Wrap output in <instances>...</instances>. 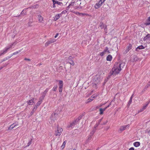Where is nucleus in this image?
I'll use <instances>...</instances> for the list:
<instances>
[{
    "label": "nucleus",
    "mask_w": 150,
    "mask_h": 150,
    "mask_svg": "<svg viewBox=\"0 0 150 150\" xmlns=\"http://www.w3.org/2000/svg\"><path fill=\"white\" fill-rule=\"evenodd\" d=\"M125 64V63L123 62L120 63H115L111 71L109 73L108 78H110L113 74H119L122 70V68L124 67Z\"/></svg>",
    "instance_id": "obj_1"
},
{
    "label": "nucleus",
    "mask_w": 150,
    "mask_h": 150,
    "mask_svg": "<svg viewBox=\"0 0 150 150\" xmlns=\"http://www.w3.org/2000/svg\"><path fill=\"white\" fill-rule=\"evenodd\" d=\"M16 44V42L11 43L4 48L2 50H1L0 51V57L5 54L8 51V50L13 48V46Z\"/></svg>",
    "instance_id": "obj_2"
},
{
    "label": "nucleus",
    "mask_w": 150,
    "mask_h": 150,
    "mask_svg": "<svg viewBox=\"0 0 150 150\" xmlns=\"http://www.w3.org/2000/svg\"><path fill=\"white\" fill-rule=\"evenodd\" d=\"M93 81L95 82L94 83L95 84H97L98 83L101 81V79L100 76L98 75H96L94 76L93 77Z\"/></svg>",
    "instance_id": "obj_3"
},
{
    "label": "nucleus",
    "mask_w": 150,
    "mask_h": 150,
    "mask_svg": "<svg viewBox=\"0 0 150 150\" xmlns=\"http://www.w3.org/2000/svg\"><path fill=\"white\" fill-rule=\"evenodd\" d=\"M57 81H59V82L58 84L59 91V92L61 93L62 92L63 86V81H62L61 80H57Z\"/></svg>",
    "instance_id": "obj_4"
},
{
    "label": "nucleus",
    "mask_w": 150,
    "mask_h": 150,
    "mask_svg": "<svg viewBox=\"0 0 150 150\" xmlns=\"http://www.w3.org/2000/svg\"><path fill=\"white\" fill-rule=\"evenodd\" d=\"M56 40L54 38L50 39L45 43V46H47L49 45V44L55 42Z\"/></svg>",
    "instance_id": "obj_5"
},
{
    "label": "nucleus",
    "mask_w": 150,
    "mask_h": 150,
    "mask_svg": "<svg viewBox=\"0 0 150 150\" xmlns=\"http://www.w3.org/2000/svg\"><path fill=\"white\" fill-rule=\"evenodd\" d=\"M103 3L101 1L99 0V1L96 3L94 6L95 8L96 9H98L100 8L102 5Z\"/></svg>",
    "instance_id": "obj_6"
},
{
    "label": "nucleus",
    "mask_w": 150,
    "mask_h": 150,
    "mask_svg": "<svg viewBox=\"0 0 150 150\" xmlns=\"http://www.w3.org/2000/svg\"><path fill=\"white\" fill-rule=\"evenodd\" d=\"M106 52H108V53H110V52L108 50V47H106L105 49L103 50V52H100L99 53V54L101 56H103L105 54V53Z\"/></svg>",
    "instance_id": "obj_7"
},
{
    "label": "nucleus",
    "mask_w": 150,
    "mask_h": 150,
    "mask_svg": "<svg viewBox=\"0 0 150 150\" xmlns=\"http://www.w3.org/2000/svg\"><path fill=\"white\" fill-rule=\"evenodd\" d=\"M99 27L101 29H104L105 32L107 33V26L106 25L104 24L103 23H101L99 26Z\"/></svg>",
    "instance_id": "obj_8"
},
{
    "label": "nucleus",
    "mask_w": 150,
    "mask_h": 150,
    "mask_svg": "<svg viewBox=\"0 0 150 150\" xmlns=\"http://www.w3.org/2000/svg\"><path fill=\"white\" fill-rule=\"evenodd\" d=\"M78 122L75 120L72 122L71 123L70 125L68 126L69 127L72 128Z\"/></svg>",
    "instance_id": "obj_9"
},
{
    "label": "nucleus",
    "mask_w": 150,
    "mask_h": 150,
    "mask_svg": "<svg viewBox=\"0 0 150 150\" xmlns=\"http://www.w3.org/2000/svg\"><path fill=\"white\" fill-rule=\"evenodd\" d=\"M95 128L96 127H94V128L93 130H92V131L90 132V134H89L88 136V140H89L91 139V137L93 136V134H94V133H95Z\"/></svg>",
    "instance_id": "obj_10"
},
{
    "label": "nucleus",
    "mask_w": 150,
    "mask_h": 150,
    "mask_svg": "<svg viewBox=\"0 0 150 150\" xmlns=\"http://www.w3.org/2000/svg\"><path fill=\"white\" fill-rule=\"evenodd\" d=\"M49 88H47L45 90V91L42 93V96L40 97H41L42 98V99H44V97H45V95L47 92L49 90Z\"/></svg>",
    "instance_id": "obj_11"
},
{
    "label": "nucleus",
    "mask_w": 150,
    "mask_h": 150,
    "mask_svg": "<svg viewBox=\"0 0 150 150\" xmlns=\"http://www.w3.org/2000/svg\"><path fill=\"white\" fill-rule=\"evenodd\" d=\"M138 60V58L136 56H133L131 58V60L132 62H136Z\"/></svg>",
    "instance_id": "obj_12"
},
{
    "label": "nucleus",
    "mask_w": 150,
    "mask_h": 150,
    "mask_svg": "<svg viewBox=\"0 0 150 150\" xmlns=\"http://www.w3.org/2000/svg\"><path fill=\"white\" fill-rule=\"evenodd\" d=\"M18 124L17 122H15V123L11 125L8 128L9 130L12 129L16 126L18 125Z\"/></svg>",
    "instance_id": "obj_13"
},
{
    "label": "nucleus",
    "mask_w": 150,
    "mask_h": 150,
    "mask_svg": "<svg viewBox=\"0 0 150 150\" xmlns=\"http://www.w3.org/2000/svg\"><path fill=\"white\" fill-rule=\"evenodd\" d=\"M129 125H128L122 126L120 127V130L121 131H122L126 129L127 127H129Z\"/></svg>",
    "instance_id": "obj_14"
},
{
    "label": "nucleus",
    "mask_w": 150,
    "mask_h": 150,
    "mask_svg": "<svg viewBox=\"0 0 150 150\" xmlns=\"http://www.w3.org/2000/svg\"><path fill=\"white\" fill-rule=\"evenodd\" d=\"M38 18L40 23H43V19L42 16L40 15H39L38 16Z\"/></svg>",
    "instance_id": "obj_15"
},
{
    "label": "nucleus",
    "mask_w": 150,
    "mask_h": 150,
    "mask_svg": "<svg viewBox=\"0 0 150 150\" xmlns=\"http://www.w3.org/2000/svg\"><path fill=\"white\" fill-rule=\"evenodd\" d=\"M43 99H42V98L40 97V98H39V100L36 105V106L38 107L41 104V103H42V100Z\"/></svg>",
    "instance_id": "obj_16"
},
{
    "label": "nucleus",
    "mask_w": 150,
    "mask_h": 150,
    "mask_svg": "<svg viewBox=\"0 0 150 150\" xmlns=\"http://www.w3.org/2000/svg\"><path fill=\"white\" fill-rule=\"evenodd\" d=\"M60 17L61 16L59 14L56 15L54 17H53L54 21H57Z\"/></svg>",
    "instance_id": "obj_17"
},
{
    "label": "nucleus",
    "mask_w": 150,
    "mask_h": 150,
    "mask_svg": "<svg viewBox=\"0 0 150 150\" xmlns=\"http://www.w3.org/2000/svg\"><path fill=\"white\" fill-rule=\"evenodd\" d=\"M54 2L55 4H57L61 6H62L63 5V4L62 2H59L56 0H54Z\"/></svg>",
    "instance_id": "obj_18"
},
{
    "label": "nucleus",
    "mask_w": 150,
    "mask_h": 150,
    "mask_svg": "<svg viewBox=\"0 0 150 150\" xmlns=\"http://www.w3.org/2000/svg\"><path fill=\"white\" fill-rule=\"evenodd\" d=\"M147 40H150V34H147L144 38V41H146Z\"/></svg>",
    "instance_id": "obj_19"
},
{
    "label": "nucleus",
    "mask_w": 150,
    "mask_h": 150,
    "mask_svg": "<svg viewBox=\"0 0 150 150\" xmlns=\"http://www.w3.org/2000/svg\"><path fill=\"white\" fill-rule=\"evenodd\" d=\"M34 99L33 98L29 100L28 101H27V102L28 103V104L30 105H33V103H34Z\"/></svg>",
    "instance_id": "obj_20"
},
{
    "label": "nucleus",
    "mask_w": 150,
    "mask_h": 150,
    "mask_svg": "<svg viewBox=\"0 0 150 150\" xmlns=\"http://www.w3.org/2000/svg\"><path fill=\"white\" fill-rule=\"evenodd\" d=\"M146 25H150V17H149L147 20L146 21L145 23Z\"/></svg>",
    "instance_id": "obj_21"
},
{
    "label": "nucleus",
    "mask_w": 150,
    "mask_h": 150,
    "mask_svg": "<svg viewBox=\"0 0 150 150\" xmlns=\"http://www.w3.org/2000/svg\"><path fill=\"white\" fill-rule=\"evenodd\" d=\"M140 145V143L139 142H135L133 143V145L135 147H137Z\"/></svg>",
    "instance_id": "obj_22"
},
{
    "label": "nucleus",
    "mask_w": 150,
    "mask_h": 150,
    "mask_svg": "<svg viewBox=\"0 0 150 150\" xmlns=\"http://www.w3.org/2000/svg\"><path fill=\"white\" fill-rule=\"evenodd\" d=\"M132 48V46L131 44H129V46L127 47V49L125 50L126 53L127 52L131 50Z\"/></svg>",
    "instance_id": "obj_23"
},
{
    "label": "nucleus",
    "mask_w": 150,
    "mask_h": 150,
    "mask_svg": "<svg viewBox=\"0 0 150 150\" xmlns=\"http://www.w3.org/2000/svg\"><path fill=\"white\" fill-rule=\"evenodd\" d=\"M60 132H57V131L55 132V134L56 136H59L60 135L62 132V130L61 129L59 130Z\"/></svg>",
    "instance_id": "obj_24"
},
{
    "label": "nucleus",
    "mask_w": 150,
    "mask_h": 150,
    "mask_svg": "<svg viewBox=\"0 0 150 150\" xmlns=\"http://www.w3.org/2000/svg\"><path fill=\"white\" fill-rule=\"evenodd\" d=\"M145 48V47L142 45H141L138 46L136 49V50L137 51V50H142Z\"/></svg>",
    "instance_id": "obj_25"
},
{
    "label": "nucleus",
    "mask_w": 150,
    "mask_h": 150,
    "mask_svg": "<svg viewBox=\"0 0 150 150\" xmlns=\"http://www.w3.org/2000/svg\"><path fill=\"white\" fill-rule=\"evenodd\" d=\"M133 94H132V95L131 96V97L130 98L129 101L128 102V103L127 104V106H129L130 105V104H131V103L132 102V98L133 97Z\"/></svg>",
    "instance_id": "obj_26"
},
{
    "label": "nucleus",
    "mask_w": 150,
    "mask_h": 150,
    "mask_svg": "<svg viewBox=\"0 0 150 150\" xmlns=\"http://www.w3.org/2000/svg\"><path fill=\"white\" fill-rule=\"evenodd\" d=\"M112 59V57L111 55H108L106 58V60L108 61H111Z\"/></svg>",
    "instance_id": "obj_27"
},
{
    "label": "nucleus",
    "mask_w": 150,
    "mask_h": 150,
    "mask_svg": "<svg viewBox=\"0 0 150 150\" xmlns=\"http://www.w3.org/2000/svg\"><path fill=\"white\" fill-rule=\"evenodd\" d=\"M105 110V108H100V115H102L103 114V112Z\"/></svg>",
    "instance_id": "obj_28"
},
{
    "label": "nucleus",
    "mask_w": 150,
    "mask_h": 150,
    "mask_svg": "<svg viewBox=\"0 0 150 150\" xmlns=\"http://www.w3.org/2000/svg\"><path fill=\"white\" fill-rule=\"evenodd\" d=\"M83 115H80L76 119V120L78 122L80 120L82 117Z\"/></svg>",
    "instance_id": "obj_29"
},
{
    "label": "nucleus",
    "mask_w": 150,
    "mask_h": 150,
    "mask_svg": "<svg viewBox=\"0 0 150 150\" xmlns=\"http://www.w3.org/2000/svg\"><path fill=\"white\" fill-rule=\"evenodd\" d=\"M57 85H56L54 86L52 89V90L54 91H56L57 90Z\"/></svg>",
    "instance_id": "obj_30"
},
{
    "label": "nucleus",
    "mask_w": 150,
    "mask_h": 150,
    "mask_svg": "<svg viewBox=\"0 0 150 150\" xmlns=\"http://www.w3.org/2000/svg\"><path fill=\"white\" fill-rule=\"evenodd\" d=\"M67 11H66V10H64L63 11H62V12L60 13H59V14H60V16H62V14H65L66 13H67Z\"/></svg>",
    "instance_id": "obj_31"
},
{
    "label": "nucleus",
    "mask_w": 150,
    "mask_h": 150,
    "mask_svg": "<svg viewBox=\"0 0 150 150\" xmlns=\"http://www.w3.org/2000/svg\"><path fill=\"white\" fill-rule=\"evenodd\" d=\"M21 51V50H19V51L16 52H14L13 53V54H12L11 55V56L12 57L13 55H14L16 54H18V53H19Z\"/></svg>",
    "instance_id": "obj_32"
},
{
    "label": "nucleus",
    "mask_w": 150,
    "mask_h": 150,
    "mask_svg": "<svg viewBox=\"0 0 150 150\" xmlns=\"http://www.w3.org/2000/svg\"><path fill=\"white\" fill-rule=\"evenodd\" d=\"M81 16H89V15L86 13H80V15Z\"/></svg>",
    "instance_id": "obj_33"
},
{
    "label": "nucleus",
    "mask_w": 150,
    "mask_h": 150,
    "mask_svg": "<svg viewBox=\"0 0 150 150\" xmlns=\"http://www.w3.org/2000/svg\"><path fill=\"white\" fill-rule=\"evenodd\" d=\"M148 104H149V103H147V104H146V105L143 106V109H142V110H143L145 109V108H146V107L148 105Z\"/></svg>",
    "instance_id": "obj_34"
},
{
    "label": "nucleus",
    "mask_w": 150,
    "mask_h": 150,
    "mask_svg": "<svg viewBox=\"0 0 150 150\" xmlns=\"http://www.w3.org/2000/svg\"><path fill=\"white\" fill-rule=\"evenodd\" d=\"M75 3L74 1L71 2L69 4V6H74Z\"/></svg>",
    "instance_id": "obj_35"
},
{
    "label": "nucleus",
    "mask_w": 150,
    "mask_h": 150,
    "mask_svg": "<svg viewBox=\"0 0 150 150\" xmlns=\"http://www.w3.org/2000/svg\"><path fill=\"white\" fill-rule=\"evenodd\" d=\"M61 129L62 130V132L63 131L62 129V128H60L59 127H58L57 128V130L56 131H57V132H60L59 130Z\"/></svg>",
    "instance_id": "obj_36"
},
{
    "label": "nucleus",
    "mask_w": 150,
    "mask_h": 150,
    "mask_svg": "<svg viewBox=\"0 0 150 150\" xmlns=\"http://www.w3.org/2000/svg\"><path fill=\"white\" fill-rule=\"evenodd\" d=\"M52 2H53V6H52V8H55L56 7V5H55V4L54 3V0H52Z\"/></svg>",
    "instance_id": "obj_37"
},
{
    "label": "nucleus",
    "mask_w": 150,
    "mask_h": 150,
    "mask_svg": "<svg viewBox=\"0 0 150 150\" xmlns=\"http://www.w3.org/2000/svg\"><path fill=\"white\" fill-rule=\"evenodd\" d=\"M66 144V142H65V141L64 142H63L62 145L61 146V147L62 148H64V146H65V145Z\"/></svg>",
    "instance_id": "obj_38"
},
{
    "label": "nucleus",
    "mask_w": 150,
    "mask_h": 150,
    "mask_svg": "<svg viewBox=\"0 0 150 150\" xmlns=\"http://www.w3.org/2000/svg\"><path fill=\"white\" fill-rule=\"evenodd\" d=\"M32 141L31 140H30L28 142L27 145L26 146V147L28 146L31 143Z\"/></svg>",
    "instance_id": "obj_39"
},
{
    "label": "nucleus",
    "mask_w": 150,
    "mask_h": 150,
    "mask_svg": "<svg viewBox=\"0 0 150 150\" xmlns=\"http://www.w3.org/2000/svg\"><path fill=\"white\" fill-rule=\"evenodd\" d=\"M33 21H29L28 22V25L29 26H31V23L33 22Z\"/></svg>",
    "instance_id": "obj_40"
},
{
    "label": "nucleus",
    "mask_w": 150,
    "mask_h": 150,
    "mask_svg": "<svg viewBox=\"0 0 150 150\" xmlns=\"http://www.w3.org/2000/svg\"><path fill=\"white\" fill-rule=\"evenodd\" d=\"M76 15H80V13L78 12H76L74 13Z\"/></svg>",
    "instance_id": "obj_41"
},
{
    "label": "nucleus",
    "mask_w": 150,
    "mask_h": 150,
    "mask_svg": "<svg viewBox=\"0 0 150 150\" xmlns=\"http://www.w3.org/2000/svg\"><path fill=\"white\" fill-rule=\"evenodd\" d=\"M71 61V62H69V64H70L72 65H74V62L73 61Z\"/></svg>",
    "instance_id": "obj_42"
},
{
    "label": "nucleus",
    "mask_w": 150,
    "mask_h": 150,
    "mask_svg": "<svg viewBox=\"0 0 150 150\" xmlns=\"http://www.w3.org/2000/svg\"><path fill=\"white\" fill-rule=\"evenodd\" d=\"M33 8H36L38 7V5H35L33 6Z\"/></svg>",
    "instance_id": "obj_43"
},
{
    "label": "nucleus",
    "mask_w": 150,
    "mask_h": 150,
    "mask_svg": "<svg viewBox=\"0 0 150 150\" xmlns=\"http://www.w3.org/2000/svg\"><path fill=\"white\" fill-rule=\"evenodd\" d=\"M93 100V99L91 98H89L88 99V102H91V101H92Z\"/></svg>",
    "instance_id": "obj_44"
},
{
    "label": "nucleus",
    "mask_w": 150,
    "mask_h": 150,
    "mask_svg": "<svg viewBox=\"0 0 150 150\" xmlns=\"http://www.w3.org/2000/svg\"><path fill=\"white\" fill-rule=\"evenodd\" d=\"M37 107H36V105L34 107L33 109V111H35L37 108Z\"/></svg>",
    "instance_id": "obj_45"
},
{
    "label": "nucleus",
    "mask_w": 150,
    "mask_h": 150,
    "mask_svg": "<svg viewBox=\"0 0 150 150\" xmlns=\"http://www.w3.org/2000/svg\"><path fill=\"white\" fill-rule=\"evenodd\" d=\"M96 96V95H93L91 96V98H92L93 99V98H95Z\"/></svg>",
    "instance_id": "obj_46"
},
{
    "label": "nucleus",
    "mask_w": 150,
    "mask_h": 150,
    "mask_svg": "<svg viewBox=\"0 0 150 150\" xmlns=\"http://www.w3.org/2000/svg\"><path fill=\"white\" fill-rule=\"evenodd\" d=\"M7 60V58H6V57H5V58H4L3 60H2V62H3V61H5L6 60Z\"/></svg>",
    "instance_id": "obj_47"
},
{
    "label": "nucleus",
    "mask_w": 150,
    "mask_h": 150,
    "mask_svg": "<svg viewBox=\"0 0 150 150\" xmlns=\"http://www.w3.org/2000/svg\"><path fill=\"white\" fill-rule=\"evenodd\" d=\"M110 105H111V103H110L109 105L108 106H107V107H105L104 108L106 110L107 108H108L110 106Z\"/></svg>",
    "instance_id": "obj_48"
},
{
    "label": "nucleus",
    "mask_w": 150,
    "mask_h": 150,
    "mask_svg": "<svg viewBox=\"0 0 150 150\" xmlns=\"http://www.w3.org/2000/svg\"><path fill=\"white\" fill-rule=\"evenodd\" d=\"M129 150H134V148L133 147H132L129 148Z\"/></svg>",
    "instance_id": "obj_49"
},
{
    "label": "nucleus",
    "mask_w": 150,
    "mask_h": 150,
    "mask_svg": "<svg viewBox=\"0 0 150 150\" xmlns=\"http://www.w3.org/2000/svg\"><path fill=\"white\" fill-rule=\"evenodd\" d=\"M72 57H71L70 56V57H69V58H68V59H69V60H71H71L72 59Z\"/></svg>",
    "instance_id": "obj_50"
},
{
    "label": "nucleus",
    "mask_w": 150,
    "mask_h": 150,
    "mask_svg": "<svg viewBox=\"0 0 150 150\" xmlns=\"http://www.w3.org/2000/svg\"><path fill=\"white\" fill-rule=\"evenodd\" d=\"M24 60H27V61H30V59H27V58H25L24 59Z\"/></svg>",
    "instance_id": "obj_51"
},
{
    "label": "nucleus",
    "mask_w": 150,
    "mask_h": 150,
    "mask_svg": "<svg viewBox=\"0 0 150 150\" xmlns=\"http://www.w3.org/2000/svg\"><path fill=\"white\" fill-rule=\"evenodd\" d=\"M12 57V56H11V55L10 56H8V57H6V58H7V59H8L10 58L11 57Z\"/></svg>",
    "instance_id": "obj_52"
},
{
    "label": "nucleus",
    "mask_w": 150,
    "mask_h": 150,
    "mask_svg": "<svg viewBox=\"0 0 150 150\" xmlns=\"http://www.w3.org/2000/svg\"><path fill=\"white\" fill-rule=\"evenodd\" d=\"M58 35H59V33H57L56 35L54 36V38H56L58 36Z\"/></svg>",
    "instance_id": "obj_53"
},
{
    "label": "nucleus",
    "mask_w": 150,
    "mask_h": 150,
    "mask_svg": "<svg viewBox=\"0 0 150 150\" xmlns=\"http://www.w3.org/2000/svg\"><path fill=\"white\" fill-rule=\"evenodd\" d=\"M70 6H69V5L67 7V10H68L70 8Z\"/></svg>",
    "instance_id": "obj_54"
},
{
    "label": "nucleus",
    "mask_w": 150,
    "mask_h": 150,
    "mask_svg": "<svg viewBox=\"0 0 150 150\" xmlns=\"http://www.w3.org/2000/svg\"><path fill=\"white\" fill-rule=\"evenodd\" d=\"M34 111H33V110L31 112V115H32L33 114V113H34Z\"/></svg>",
    "instance_id": "obj_55"
},
{
    "label": "nucleus",
    "mask_w": 150,
    "mask_h": 150,
    "mask_svg": "<svg viewBox=\"0 0 150 150\" xmlns=\"http://www.w3.org/2000/svg\"><path fill=\"white\" fill-rule=\"evenodd\" d=\"M100 1H102V2L103 3L106 0H100Z\"/></svg>",
    "instance_id": "obj_56"
},
{
    "label": "nucleus",
    "mask_w": 150,
    "mask_h": 150,
    "mask_svg": "<svg viewBox=\"0 0 150 150\" xmlns=\"http://www.w3.org/2000/svg\"><path fill=\"white\" fill-rule=\"evenodd\" d=\"M101 120H102V119H100L99 120V121L98 122H99V123L101 121Z\"/></svg>",
    "instance_id": "obj_57"
},
{
    "label": "nucleus",
    "mask_w": 150,
    "mask_h": 150,
    "mask_svg": "<svg viewBox=\"0 0 150 150\" xmlns=\"http://www.w3.org/2000/svg\"><path fill=\"white\" fill-rule=\"evenodd\" d=\"M149 86L148 85V84L147 85H146V88H147L148 87H149Z\"/></svg>",
    "instance_id": "obj_58"
},
{
    "label": "nucleus",
    "mask_w": 150,
    "mask_h": 150,
    "mask_svg": "<svg viewBox=\"0 0 150 150\" xmlns=\"http://www.w3.org/2000/svg\"><path fill=\"white\" fill-rule=\"evenodd\" d=\"M148 85L149 86H150V81L149 82Z\"/></svg>",
    "instance_id": "obj_59"
},
{
    "label": "nucleus",
    "mask_w": 150,
    "mask_h": 150,
    "mask_svg": "<svg viewBox=\"0 0 150 150\" xmlns=\"http://www.w3.org/2000/svg\"><path fill=\"white\" fill-rule=\"evenodd\" d=\"M3 68V67H0V71Z\"/></svg>",
    "instance_id": "obj_60"
},
{
    "label": "nucleus",
    "mask_w": 150,
    "mask_h": 150,
    "mask_svg": "<svg viewBox=\"0 0 150 150\" xmlns=\"http://www.w3.org/2000/svg\"><path fill=\"white\" fill-rule=\"evenodd\" d=\"M23 13V11H22L21 13V14H22Z\"/></svg>",
    "instance_id": "obj_61"
},
{
    "label": "nucleus",
    "mask_w": 150,
    "mask_h": 150,
    "mask_svg": "<svg viewBox=\"0 0 150 150\" xmlns=\"http://www.w3.org/2000/svg\"><path fill=\"white\" fill-rule=\"evenodd\" d=\"M147 103H150V99L147 102Z\"/></svg>",
    "instance_id": "obj_62"
},
{
    "label": "nucleus",
    "mask_w": 150,
    "mask_h": 150,
    "mask_svg": "<svg viewBox=\"0 0 150 150\" xmlns=\"http://www.w3.org/2000/svg\"><path fill=\"white\" fill-rule=\"evenodd\" d=\"M107 122H106V123H104V125H105L106 123H107Z\"/></svg>",
    "instance_id": "obj_63"
},
{
    "label": "nucleus",
    "mask_w": 150,
    "mask_h": 150,
    "mask_svg": "<svg viewBox=\"0 0 150 150\" xmlns=\"http://www.w3.org/2000/svg\"><path fill=\"white\" fill-rule=\"evenodd\" d=\"M86 150H91L90 149H87Z\"/></svg>",
    "instance_id": "obj_64"
}]
</instances>
